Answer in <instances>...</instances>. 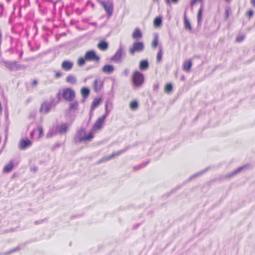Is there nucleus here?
I'll list each match as a JSON object with an SVG mask.
<instances>
[{"instance_id":"4be33fe9","label":"nucleus","mask_w":255,"mask_h":255,"mask_svg":"<svg viewBox=\"0 0 255 255\" xmlns=\"http://www.w3.org/2000/svg\"><path fill=\"white\" fill-rule=\"evenodd\" d=\"M101 103V99L99 98L95 99L92 105V108L94 109L97 107Z\"/></svg>"},{"instance_id":"423d86ee","label":"nucleus","mask_w":255,"mask_h":255,"mask_svg":"<svg viewBox=\"0 0 255 255\" xmlns=\"http://www.w3.org/2000/svg\"><path fill=\"white\" fill-rule=\"evenodd\" d=\"M43 135V130L40 127L35 128L33 131L31 133V135L36 139H39Z\"/></svg>"},{"instance_id":"72a5a7b5","label":"nucleus","mask_w":255,"mask_h":255,"mask_svg":"<svg viewBox=\"0 0 255 255\" xmlns=\"http://www.w3.org/2000/svg\"><path fill=\"white\" fill-rule=\"evenodd\" d=\"M202 0H191V4L193 5L198 2H200Z\"/></svg>"},{"instance_id":"f257e3e1","label":"nucleus","mask_w":255,"mask_h":255,"mask_svg":"<svg viewBox=\"0 0 255 255\" xmlns=\"http://www.w3.org/2000/svg\"><path fill=\"white\" fill-rule=\"evenodd\" d=\"M62 96L66 100L72 101L75 98V93L73 89L67 88L62 90Z\"/></svg>"},{"instance_id":"4c0bfd02","label":"nucleus","mask_w":255,"mask_h":255,"mask_svg":"<svg viewBox=\"0 0 255 255\" xmlns=\"http://www.w3.org/2000/svg\"><path fill=\"white\" fill-rule=\"evenodd\" d=\"M165 2L167 4H169L170 2V0H165Z\"/></svg>"},{"instance_id":"f03ea898","label":"nucleus","mask_w":255,"mask_h":255,"mask_svg":"<svg viewBox=\"0 0 255 255\" xmlns=\"http://www.w3.org/2000/svg\"><path fill=\"white\" fill-rule=\"evenodd\" d=\"M78 136L80 141L84 142L90 141L93 137V132H90L87 134L84 129H82L79 131Z\"/></svg>"},{"instance_id":"58836bf2","label":"nucleus","mask_w":255,"mask_h":255,"mask_svg":"<svg viewBox=\"0 0 255 255\" xmlns=\"http://www.w3.org/2000/svg\"><path fill=\"white\" fill-rule=\"evenodd\" d=\"M172 2L176 3L178 0H171Z\"/></svg>"},{"instance_id":"7ed1b4c3","label":"nucleus","mask_w":255,"mask_h":255,"mask_svg":"<svg viewBox=\"0 0 255 255\" xmlns=\"http://www.w3.org/2000/svg\"><path fill=\"white\" fill-rule=\"evenodd\" d=\"M144 49L143 43L141 42L137 41L134 42L131 48L129 49V53L133 55L135 52L142 51Z\"/></svg>"},{"instance_id":"a878e982","label":"nucleus","mask_w":255,"mask_h":255,"mask_svg":"<svg viewBox=\"0 0 255 255\" xmlns=\"http://www.w3.org/2000/svg\"><path fill=\"white\" fill-rule=\"evenodd\" d=\"M101 83L99 80H96L95 82V89L96 91H98L100 89L101 87Z\"/></svg>"},{"instance_id":"b1692460","label":"nucleus","mask_w":255,"mask_h":255,"mask_svg":"<svg viewBox=\"0 0 255 255\" xmlns=\"http://www.w3.org/2000/svg\"><path fill=\"white\" fill-rule=\"evenodd\" d=\"M121 56H122V51L121 50H119L116 52L113 59L114 60L118 61V60H120Z\"/></svg>"},{"instance_id":"4468645a","label":"nucleus","mask_w":255,"mask_h":255,"mask_svg":"<svg viewBox=\"0 0 255 255\" xmlns=\"http://www.w3.org/2000/svg\"><path fill=\"white\" fill-rule=\"evenodd\" d=\"M184 23L186 30L190 31L192 29V27L190 24V21L188 20L186 16H184Z\"/></svg>"},{"instance_id":"6ab92c4d","label":"nucleus","mask_w":255,"mask_h":255,"mask_svg":"<svg viewBox=\"0 0 255 255\" xmlns=\"http://www.w3.org/2000/svg\"><path fill=\"white\" fill-rule=\"evenodd\" d=\"M148 67V62L146 60L141 61L139 63V68L141 70H145Z\"/></svg>"},{"instance_id":"ddd939ff","label":"nucleus","mask_w":255,"mask_h":255,"mask_svg":"<svg viewBox=\"0 0 255 255\" xmlns=\"http://www.w3.org/2000/svg\"><path fill=\"white\" fill-rule=\"evenodd\" d=\"M73 64L69 61H64L62 64V67L65 70H69L71 69Z\"/></svg>"},{"instance_id":"1a4fd4ad","label":"nucleus","mask_w":255,"mask_h":255,"mask_svg":"<svg viewBox=\"0 0 255 255\" xmlns=\"http://www.w3.org/2000/svg\"><path fill=\"white\" fill-rule=\"evenodd\" d=\"M51 106L49 103L47 102L43 103L41 106L40 111L42 113H47L51 109Z\"/></svg>"},{"instance_id":"393cba45","label":"nucleus","mask_w":255,"mask_h":255,"mask_svg":"<svg viewBox=\"0 0 255 255\" xmlns=\"http://www.w3.org/2000/svg\"><path fill=\"white\" fill-rule=\"evenodd\" d=\"M172 89V85L170 84H167L165 86L164 91L166 93H169L171 91Z\"/></svg>"},{"instance_id":"e433bc0d","label":"nucleus","mask_w":255,"mask_h":255,"mask_svg":"<svg viewBox=\"0 0 255 255\" xmlns=\"http://www.w3.org/2000/svg\"><path fill=\"white\" fill-rule=\"evenodd\" d=\"M248 14L250 16H252L253 14V12L252 11H250L248 12Z\"/></svg>"},{"instance_id":"2f4dec72","label":"nucleus","mask_w":255,"mask_h":255,"mask_svg":"<svg viewBox=\"0 0 255 255\" xmlns=\"http://www.w3.org/2000/svg\"><path fill=\"white\" fill-rule=\"evenodd\" d=\"M85 63V60L84 58H80L79 59H78V65H82L83 64H84Z\"/></svg>"},{"instance_id":"2eb2a0df","label":"nucleus","mask_w":255,"mask_h":255,"mask_svg":"<svg viewBox=\"0 0 255 255\" xmlns=\"http://www.w3.org/2000/svg\"><path fill=\"white\" fill-rule=\"evenodd\" d=\"M98 47L102 50H105L108 47V43L105 41H101L98 44Z\"/></svg>"},{"instance_id":"ea45409f","label":"nucleus","mask_w":255,"mask_h":255,"mask_svg":"<svg viewBox=\"0 0 255 255\" xmlns=\"http://www.w3.org/2000/svg\"><path fill=\"white\" fill-rule=\"evenodd\" d=\"M241 169H242V168H239V169H238V170H241Z\"/></svg>"},{"instance_id":"cd10ccee","label":"nucleus","mask_w":255,"mask_h":255,"mask_svg":"<svg viewBox=\"0 0 255 255\" xmlns=\"http://www.w3.org/2000/svg\"><path fill=\"white\" fill-rule=\"evenodd\" d=\"M68 128V126L65 125L63 124L60 126L59 128V130L60 132H64L66 131L67 129Z\"/></svg>"},{"instance_id":"39448f33","label":"nucleus","mask_w":255,"mask_h":255,"mask_svg":"<svg viewBox=\"0 0 255 255\" xmlns=\"http://www.w3.org/2000/svg\"><path fill=\"white\" fill-rule=\"evenodd\" d=\"M105 118L106 115L103 116L98 119L93 128V130L96 131L100 129L102 127V125Z\"/></svg>"},{"instance_id":"0eeeda50","label":"nucleus","mask_w":255,"mask_h":255,"mask_svg":"<svg viewBox=\"0 0 255 255\" xmlns=\"http://www.w3.org/2000/svg\"><path fill=\"white\" fill-rule=\"evenodd\" d=\"M142 36L141 31L138 28H136L134 29L132 33V37L135 40H139Z\"/></svg>"},{"instance_id":"f3484780","label":"nucleus","mask_w":255,"mask_h":255,"mask_svg":"<svg viewBox=\"0 0 255 255\" xmlns=\"http://www.w3.org/2000/svg\"><path fill=\"white\" fill-rule=\"evenodd\" d=\"M192 65L190 60L186 61L183 64V69L185 71H189Z\"/></svg>"},{"instance_id":"20e7f679","label":"nucleus","mask_w":255,"mask_h":255,"mask_svg":"<svg viewBox=\"0 0 255 255\" xmlns=\"http://www.w3.org/2000/svg\"><path fill=\"white\" fill-rule=\"evenodd\" d=\"M133 81L134 85L139 86L143 82V76L138 72H135L133 76Z\"/></svg>"},{"instance_id":"aec40b11","label":"nucleus","mask_w":255,"mask_h":255,"mask_svg":"<svg viewBox=\"0 0 255 255\" xmlns=\"http://www.w3.org/2000/svg\"><path fill=\"white\" fill-rule=\"evenodd\" d=\"M13 164L11 162L7 164L4 167L3 170L5 172H8L10 171L13 168Z\"/></svg>"},{"instance_id":"7c9ffc66","label":"nucleus","mask_w":255,"mask_h":255,"mask_svg":"<svg viewBox=\"0 0 255 255\" xmlns=\"http://www.w3.org/2000/svg\"><path fill=\"white\" fill-rule=\"evenodd\" d=\"M77 105L78 104L77 102L71 103L70 104V108L71 109H74L77 107Z\"/></svg>"},{"instance_id":"9b49d317","label":"nucleus","mask_w":255,"mask_h":255,"mask_svg":"<svg viewBox=\"0 0 255 255\" xmlns=\"http://www.w3.org/2000/svg\"><path fill=\"white\" fill-rule=\"evenodd\" d=\"M102 5L104 7L105 10L107 11V12L109 14H111L113 10L112 3L110 2H108L107 3L103 2Z\"/></svg>"},{"instance_id":"412c9836","label":"nucleus","mask_w":255,"mask_h":255,"mask_svg":"<svg viewBox=\"0 0 255 255\" xmlns=\"http://www.w3.org/2000/svg\"><path fill=\"white\" fill-rule=\"evenodd\" d=\"M158 44V37L157 34L154 35V39L152 42V46L153 48H156Z\"/></svg>"},{"instance_id":"473e14b6","label":"nucleus","mask_w":255,"mask_h":255,"mask_svg":"<svg viewBox=\"0 0 255 255\" xmlns=\"http://www.w3.org/2000/svg\"><path fill=\"white\" fill-rule=\"evenodd\" d=\"M244 37L243 35H239L237 38V41L240 42L244 39Z\"/></svg>"},{"instance_id":"c9c22d12","label":"nucleus","mask_w":255,"mask_h":255,"mask_svg":"<svg viewBox=\"0 0 255 255\" xmlns=\"http://www.w3.org/2000/svg\"><path fill=\"white\" fill-rule=\"evenodd\" d=\"M251 3H252L254 6H255V0H251Z\"/></svg>"},{"instance_id":"f8f14e48","label":"nucleus","mask_w":255,"mask_h":255,"mask_svg":"<svg viewBox=\"0 0 255 255\" xmlns=\"http://www.w3.org/2000/svg\"><path fill=\"white\" fill-rule=\"evenodd\" d=\"M114 67L110 65H106L103 68V71L107 74H111L114 71Z\"/></svg>"},{"instance_id":"dca6fc26","label":"nucleus","mask_w":255,"mask_h":255,"mask_svg":"<svg viewBox=\"0 0 255 255\" xmlns=\"http://www.w3.org/2000/svg\"><path fill=\"white\" fill-rule=\"evenodd\" d=\"M162 22L161 18L160 17H156L153 21V25L155 27H159Z\"/></svg>"},{"instance_id":"a211bd4d","label":"nucleus","mask_w":255,"mask_h":255,"mask_svg":"<svg viewBox=\"0 0 255 255\" xmlns=\"http://www.w3.org/2000/svg\"><path fill=\"white\" fill-rule=\"evenodd\" d=\"M66 81L71 84H74L76 83V78L72 75H69L66 78Z\"/></svg>"},{"instance_id":"c85d7f7f","label":"nucleus","mask_w":255,"mask_h":255,"mask_svg":"<svg viewBox=\"0 0 255 255\" xmlns=\"http://www.w3.org/2000/svg\"><path fill=\"white\" fill-rule=\"evenodd\" d=\"M202 8H201L199 11H198V15H197V20H198V22H200L201 20V18H202Z\"/></svg>"},{"instance_id":"5701e85b","label":"nucleus","mask_w":255,"mask_h":255,"mask_svg":"<svg viewBox=\"0 0 255 255\" xmlns=\"http://www.w3.org/2000/svg\"><path fill=\"white\" fill-rule=\"evenodd\" d=\"M81 92L83 97H86L89 95V90L88 88L84 87L82 88Z\"/></svg>"},{"instance_id":"9d476101","label":"nucleus","mask_w":255,"mask_h":255,"mask_svg":"<svg viewBox=\"0 0 255 255\" xmlns=\"http://www.w3.org/2000/svg\"><path fill=\"white\" fill-rule=\"evenodd\" d=\"M31 144V141L28 139H22L19 142V148L21 149H25L29 146H30Z\"/></svg>"},{"instance_id":"c756f323","label":"nucleus","mask_w":255,"mask_h":255,"mask_svg":"<svg viewBox=\"0 0 255 255\" xmlns=\"http://www.w3.org/2000/svg\"><path fill=\"white\" fill-rule=\"evenodd\" d=\"M162 52H161V50H160L157 54V61L158 62H159L161 59H162Z\"/></svg>"},{"instance_id":"bb28decb","label":"nucleus","mask_w":255,"mask_h":255,"mask_svg":"<svg viewBox=\"0 0 255 255\" xmlns=\"http://www.w3.org/2000/svg\"><path fill=\"white\" fill-rule=\"evenodd\" d=\"M138 104L136 101H132L130 103V108L132 110L136 109L137 108Z\"/></svg>"},{"instance_id":"6e6552de","label":"nucleus","mask_w":255,"mask_h":255,"mask_svg":"<svg viewBox=\"0 0 255 255\" xmlns=\"http://www.w3.org/2000/svg\"><path fill=\"white\" fill-rule=\"evenodd\" d=\"M86 58L88 60L94 61H98L99 59V57L93 51H89L86 53Z\"/></svg>"},{"instance_id":"f704fd0d","label":"nucleus","mask_w":255,"mask_h":255,"mask_svg":"<svg viewBox=\"0 0 255 255\" xmlns=\"http://www.w3.org/2000/svg\"><path fill=\"white\" fill-rule=\"evenodd\" d=\"M61 73L60 72H57L56 73L55 76L57 78L60 77L61 76Z\"/></svg>"}]
</instances>
